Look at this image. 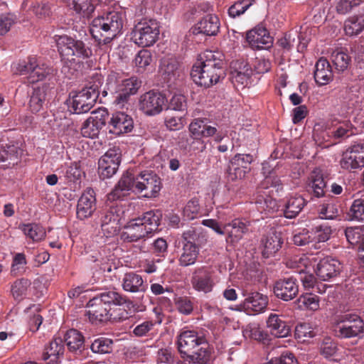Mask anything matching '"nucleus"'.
Wrapping results in <instances>:
<instances>
[{
    "mask_svg": "<svg viewBox=\"0 0 364 364\" xmlns=\"http://www.w3.org/2000/svg\"><path fill=\"white\" fill-rule=\"evenodd\" d=\"M161 189L160 178L152 171H143L134 176L132 172L124 173L114 189L109 194V200L120 199L132 191L144 198H156Z\"/></svg>",
    "mask_w": 364,
    "mask_h": 364,
    "instance_id": "obj_1",
    "label": "nucleus"
},
{
    "mask_svg": "<svg viewBox=\"0 0 364 364\" xmlns=\"http://www.w3.org/2000/svg\"><path fill=\"white\" fill-rule=\"evenodd\" d=\"M178 349L183 360L178 364H206L210 350L205 338L194 330H185L177 337Z\"/></svg>",
    "mask_w": 364,
    "mask_h": 364,
    "instance_id": "obj_2",
    "label": "nucleus"
},
{
    "mask_svg": "<svg viewBox=\"0 0 364 364\" xmlns=\"http://www.w3.org/2000/svg\"><path fill=\"white\" fill-rule=\"evenodd\" d=\"M222 54L218 51L205 50L193 65L191 76L193 82L205 87L218 83L223 77Z\"/></svg>",
    "mask_w": 364,
    "mask_h": 364,
    "instance_id": "obj_3",
    "label": "nucleus"
},
{
    "mask_svg": "<svg viewBox=\"0 0 364 364\" xmlns=\"http://www.w3.org/2000/svg\"><path fill=\"white\" fill-rule=\"evenodd\" d=\"M141 86V81L135 76L127 77L124 73L112 71L107 77L106 95L109 92L114 97V104L123 108L131 96L136 95Z\"/></svg>",
    "mask_w": 364,
    "mask_h": 364,
    "instance_id": "obj_4",
    "label": "nucleus"
},
{
    "mask_svg": "<svg viewBox=\"0 0 364 364\" xmlns=\"http://www.w3.org/2000/svg\"><path fill=\"white\" fill-rule=\"evenodd\" d=\"M162 213L160 210H149L141 217L129 220L124 226L121 239L124 242L138 241L156 231Z\"/></svg>",
    "mask_w": 364,
    "mask_h": 364,
    "instance_id": "obj_5",
    "label": "nucleus"
},
{
    "mask_svg": "<svg viewBox=\"0 0 364 364\" xmlns=\"http://www.w3.org/2000/svg\"><path fill=\"white\" fill-rule=\"evenodd\" d=\"M122 28V14L113 11L95 18L90 23V31L99 44H107L121 34Z\"/></svg>",
    "mask_w": 364,
    "mask_h": 364,
    "instance_id": "obj_6",
    "label": "nucleus"
},
{
    "mask_svg": "<svg viewBox=\"0 0 364 364\" xmlns=\"http://www.w3.org/2000/svg\"><path fill=\"white\" fill-rule=\"evenodd\" d=\"M53 39L58 51L65 63H75L89 58L92 50L82 41L75 39L67 35H55Z\"/></svg>",
    "mask_w": 364,
    "mask_h": 364,
    "instance_id": "obj_7",
    "label": "nucleus"
},
{
    "mask_svg": "<svg viewBox=\"0 0 364 364\" xmlns=\"http://www.w3.org/2000/svg\"><path fill=\"white\" fill-rule=\"evenodd\" d=\"M159 33L158 21L144 18L134 26L132 38L133 42L139 46L149 47L157 41Z\"/></svg>",
    "mask_w": 364,
    "mask_h": 364,
    "instance_id": "obj_8",
    "label": "nucleus"
},
{
    "mask_svg": "<svg viewBox=\"0 0 364 364\" xmlns=\"http://www.w3.org/2000/svg\"><path fill=\"white\" fill-rule=\"evenodd\" d=\"M86 86L78 92L70 93L72 107L75 114L85 113L90 110L99 95V84Z\"/></svg>",
    "mask_w": 364,
    "mask_h": 364,
    "instance_id": "obj_9",
    "label": "nucleus"
},
{
    "mask_svg": "<svg viewBox=\"0 0 364 364\" xmlns=\"http://www.w3.org/2000/svg\"><path fill=\"white\" fill-rule=\"evenodd\" d=\"M188 130L191 136L196 140V142L200 145V151L205 149L203 141L200 140L202 137L215 136V141H221L225 137V134L218 132L217 128L208 124L207 119L197 118L193 119L188 126Z\"/></svg>",
    "mask_w": 364,
    "mask_h": 364,
    "instance_id": "obj_10",
    "label": "nucleus"
},
{
    "mask_svg": "<svg viewBox=\"0 0 364 364\" xmlns=\"http://www.w3.org/2000/svg\"><path fill=\"white\" fill-rule=\"evenodd\" d=\"M364 331V322L357 314L343 315L335 327L337 336L348 338L358 336Z\"/></svg>",
    "mask_w": 364,
    "mask_h": 364,
    "instance_id": "obj_11",
    "label": "nucleus"
},
{
    "mask_svg": "<svg viewBox=\"0 0 364 364\" xmlns=\"http://www.w3.org/2000/svg\"><path fill=\"white\" fill-rule=\"evenodd\" d=\"M191 282L196 291L208 294L213 291L218 280L213 271L206 267H200L193 272Z\"/></svg>",
    "mask_w": 364,
    "mask_h": 364,
    "instance_id": "obj_12",
    "label": "nucleus"
},
{
    "mask_svg": "<svg viewBox=\"0 0 364 364\" xmlns=\"http://www.w3.org/2000/svg\"><path fill=\"white\" fill-rule=\"evenodd\" d=\"M166 102V97L161 93L149 91L141 95L139 100V109L147 116L159 114Z\"/></svg>",
    "mask_w": 364,
    "mask_h": 364,
    "instance_id": "obj_13",
    "label": "nucleus"
},
{
    "mask_svg": "<svg viewBox=\"0 0 364 364\" xmlns=\"http://www.w3.org/2000/svg\"><path fill=\"white\" fill-rule=\"evenodd\" d=\"M120 158L119 149L114 147L108 149L100 159L98 171L102 178H109L116 173L120 164Z\"/></svg>",
    "mask_w": 364,
    "mask_h": 364,
    "instance_id": "obj_14",
    "label": "nucleus"
},
{
    "mask_svg": "<svg viewBox=\"0 0 364 364\" xmlns=\"http://www.w3.org/2000/svg\"><path fill=\"white\" fill-rule=\"evenodd\" d=\"M108 112L105 109H99L92 112L91 116L83 123L81 134L84 137L94 139L98 136L100 130L106 124Z\"/></svg>",
    "mask_w": 364,
    "mask_h": 364,
    "instance_id": "obj_15",
    "label": "nucleus"
},
{
    "mask_svg": "<svg viewBox=\"0 0 364 364\" xmlns=\"http://www.w3.org/2000/svg\"><path fill=\"white\" fill-rule=\"evenodd\" d=\"M317 261L318 258L313 255H303L294 259L300 274V280L305 288L313 287L316 282V278L310 270L314 267Z\"/></svg>",
    "mask_w": 364,
    "mask_h": 364,
    "instance_id": "obj_16",
    "label": "nucleus"
},
{
    "mask_svg": "<svg viewBox=\"0 0 364 364\" xmlns=\"http://www.w3.org/2000/svg\"><path fill=\"white\" fill-rule=\"evenodd\" d=\"M253 157L250 154H236L230 161L228 166V177L235 181L245 178L250 171V164Z\"/></svg>",
    "mask_w": 364,
    "mask_h": 364,
    "instance_id": "obj_17",
    "label": "nucleus"
},
{
    "mask_svg": "<svg viewBox=\"0 0 364 364\" xmlns=\"http://www.w3.org/2000/svg\"><path fill=\"white\" fill-rule=\"evenodd\" d=\"M341 166L346 170L360 168L364 166V143L354 144L342 155Z\"/></svg>",
    "mask_w": 364,
    "mask_h": 364,
    "instance_id": "obj_18",
    "label": "nucleus"
},
{
    "mask_svg": "<svg viewBox=\"0 0 364 364\" xmlns=\"http://www.w3.org/2000/svg\"><path fill=\"white\" fill-rule=\"evenodd\" d=\"M267 296L259 292H252L239 305L238 309L249 315H255L265 311L268 305Z\"/></svg>",
    "mask_w": 364,
    "mask_h": 364,
    "instance_id": "obj_19",
    "label": "nucleus"
},
{
    "mask_svg": "<svg viewBox=\"0 0 364 364\" xmlns=\"http://www.w3.org/2000/svg\"><path fill=\"white\" fill-rule=\"evenodd\" d=\"M250 223L242 219L235 218L223 226V232L226 237V242L231 245L238 243L244 235L248 232Z\"/></svg>",
    "mask_w": 364,
    "mask_h": 364,
    "instance_id": "obj_20",
    "label": "nucleus"
},
{
    "mask_svg": "<svg viewBox=\"0 0 364 364\" xmlns=\"http://www.w3.org/2000/svg\"><path fill=\"white\" fill-rule=\"evenodd\" d=\"M86 315L92 323L106 322L112 318V308L95 298L87 304Z\"/></svg>",
    "mask_w": 364,
    "mask_h": 364,
    "instance_id": "obj_21",
    "label": "nucleus"
},
{
    "mask_svg": "<svg viewBox=\"0 0 364 364\" xmlns=\"http://www.w3.org/2000/svg\"><path fill=\"white\" fill-rule=\"evenodd\" d=\"M109 132L115 135L130 132L134 127V122L129 115L124 112L112 114L108 122Z\"/></svg>",
    "mask_w": 364,
    "mask_h": 364,
    "instance_id": "obj_22",
    "label": "nucleus"
},
{
    "mask_svg": "<svg viewBox=\"0 0 364 364\" xmlns=\"http://www.w3.org/2000/svg\"><path fill=\"white\" fill-rule=\"evenodd\" d=\"M299 292V285L296 279L285 278L277 281L274 286L275 296L285 301L292 300Z\"/></svg>",
    "mask_w": 364,
    "mask_h": 364,
    "instance_id": "obj_23",
    "label": "nucleus"
},
{
    "mask_svg": "<svg viewBox=\"0 0 364 364\" xmlns=\"http://www.w3.org/2000/svg\"><path fill=\"white\" fill-rule=\"evenodd\" d=\"M120 215L116 208L105 211L101 217V228L107 237L116 235L120 230Z\"/></svg>",
    "mask_w": 364,
    "mask_h": 364,
    "instance_id": "obj_24",
    "label": "nucleus"
},
{
    "mask_svg": "<svg viewBox=\"0 0 364 364\" xmlns=\"http://www.w3.org/2000/svg\"><path fill=\"white\" fill-rule=\"evenodd\" d=\"M247 41L254 49H264L270 48L273 43V38L267 30L262 26H257L247 33Z\"/></svg>",
    "mask_w": 364,
    "mask_h": 364,
    "instance_id": "obj_25",
    "label": "nucleus"
},
{
    "mask_svg": "<svg viewBox=\"0 0 364 364\" xmlns=\"http://www.w3.org/2000/svg\"><path fill=\"white\" fill-rule=\"evenodd\" d=\"M96 210L95 191L92 188L87 189L78 200L77 216L80 220L90 217Z\"/></svg>",
    "mask_w": 364,
    "mask_h": 364,
    "instance_id": "obj_26",
    "label": "nucleus"
},
{
    "mask_svg": "<svg viewBox=\"0 0 364 364\" xmlns=\"http://www.w3.org/2000/svg\"><path fill=\"white\" fill-rule=\"evenodd\" d=\"M341 270L340 262L331 257L321 259L317 263L316 273L322 280H328L336 276Z\"/></svg>",
    "mask_w": 364,
    "mask_h": 364,
    "instance_id": "obj_27",
    "label": "nucleus"
},
{
    "mask_svg": "<svg viewBox=\"0 0 364 364\" xmlns=\"http://www.w3.org/2000/svg\"><path fill=\"white\" fill-rule=\"evenodd\" d=\"M159 73L167 82L173 83L181 76L179 63L175 58H165L161 61Z\"/></svg>",
    "mask_w": 364,
    "mask_h": 364,
    "instance_id": "obj_28",
    "label": "nucleus"
},
{
    "mask_svg": "<svg viewBox=\"0 0 364 364\" xmlns=\"http://www.w3.org/2000/svg\"><path fill=\"white\" fill-rule=\"evenodd\" d=\"M122 287L125 291L130 293H144L147 289V284L142 277L134 272L124 274Z\"/></svg>",
    "mask_w": 364,
    "mask_h": 364,
    "instance_id": "obj_29",
    "label": "nucleus"
},
{
    "mask_svg": "<svg viewBox=\"0 0 364 364\" xmlns=\"http://www.w3.org/2000/svg\"><path fill=\"white\" fill-rule=\"evenodd\" d=\"M30 65L32 70L27 77L29 83H35L45 80L53 71L51 67L40 61L35 56H30Z\"/></svg>",
    "mask_w": 364,
    "mask_h": 364,
    "instance_id": "obj_30",
    "label": "nucleus"
},
{
    "mask_svg": "<svg viewBox=\"0 0 364 364\" xmlns=\"http://www.w3.org/2000/svg\"><path fill=\"white\" fill-rule=\"evenodd\" d=\"M284 240L282 232H269L262 240V255L267 258L274 256L282 248Z\"/></svg>",
    "mask_w": 364,
    "mask_h": 364,
    "instance_id": "obj_31",
    "label": "nucleus"
},
{
    "mask_svg": "<svg viewBox=\"0 0 364 364\" xmlns=\"http://www.w3.org/2000/svg\"><path fill=\"white\" fill-rule=\"evenodd\" d=\"M314 78L319 85L328 84L333 79V73L329 62L325 58H320L316 63Z\"/></svg>",
    "mask_w": 364,
    "mask_h": 364,
    "instance_id": "obj_32",
    "label": "nucleus"
},
{
    "mask_svg": "<svg viewBox=\"0 0 364 364\" xmlns=\"http://www.w3.org/2000/svg\"><path fill=\"white\" fill-rule=\"evenodd\" d=\"M267 325L271 333L276 337H287L289 334V327L279 315L271 314L267 318Z\"/></svg>",
    "mask_w": 364,
    "mask_h": 364,
    "instance_id": "obj_33",
    "label": "nucleus"
},
{
    "mask_svg": "<svg viewBox=\"0 0 364 364\" xmlns=\"http://www.w3.org/2000/svg\"><path fill=\"white\" fill-rule=\"evenodd\" d=\"M220 28V21L217 16L209 14L204 16L196 26L198 33L206 36H215Z\"/></svg>",
    "mask_w": 364,
    "mask_h": 364,
    "instance_id": "obj_34",
    "label": "nucleus"
},
{
    "mask_svg": "<svg viewBox=\"0 0 364 364\" xmlns=\"http://www.w3.org/2000/svg\"><path fill=\"white\" fill-rule=\"evenodd\" d=\"M64 346L61 338H58L52 341L49 346L45 348L43 359L48 364L56 363L60 357L63 355Z\"/></svg>",
    "mask_w": 364,
    "mask_h": 364,
    "instance_id": "obj_35",
    "label": "nucleus"
},
{
    "mask_svg": "<svg viewBox=\"0 0 364 364\" xmlns=\"http://www.w3.org/2000/svg\"><path fill=\"white\" fill-rule=\"evenodd\" d=\"M200 249L195 243H183L178 262L182 267L194 264L198 257Z\"/></svg>",
    "mask_w": 364,
    "mask_h": 364,
    "instance_id": "obj_36",
    "label": "nucleus"
},
{
    "mask_svg": "<svg viewBox=\"0 0 364 364\" xmlns=\"http://www.w3.org/2000/svg\"><path fill=\"white\" fill-rule=\"evenodd\" d=\"M306 205L305 199L300 195L289 196L285 203L284 216L287 218H294L302 210Z\"/></svg>",
    "mask_w": 364,
    "mask_h": 364,
    "instance_id": "obj_37",
    "label": "nucleus"
},
{
    "mask_svg": "<svg viewBox=\"0 0 364 364\" xmlns=\"http://www.w3.org/2000/svg\"><path fill=\"white\" fill-rule=\"evenodd\" d=\"M254 197L257 209L260 213L268 215L278 210L279 205L277 200L272 197L266 194L262 195L259 192Z\"/></svg>",
    "mask_w": 364,
    "mask_h": 364,
    "instance_id": "obj_38",
    "label": "nucleus"
},
{
    "mask_svg": "<svg viewBox=\"0 0 364 364\" xmlns=\"http://www.w3.org/2000/svg\"><path fill=\"white\" fill-rule=\"evenodd\" d=\"M20 150L14 145H9L0 150V163L4 168H11L17 164L19 160Z\"/></svg>",
    "mask_w": 364,
    "mask_h": 364,
    "instance_id": "obj_39",
    "label": "nucleus"
},
{
    "mask_svg": "<svg viewBox=\"0 0 364 364\" xmlns=\"http://www.w3.org/2000/svg\"><path fill=\"white\" fill-rule=\"evenodd\" d=\"M346 34L349 36H357L364 30V10L349 17L344 23Z\"/></svg>",
    "mask_w": 364,
    "mask_h": 364,
    "instance_id": "obj_40",
    "label": "nucleus"
},
{
    "mask_svg": "<svg viewBox=\"0 0 364 364\" xmlns=\"http://www.w3.org/2000/svg\"><path fill=\"white\" fill-rule=\"evenodd\" d=\"M46 97V87L42 86L33 89L29 101V108L33 113H38L43 109Z\"/></svg>",
    "mask_w": 364,
    "mask_h": 364,
    "instance_id": "obj_41",
    "label": "nucleus"
},
{
    "mask_svg": "<svg viewBox=\"0 0 364 364\" xmlns=\"http://www.w3.org/2000/svg\"><path fill=\"white\" fill-rule=\"evenodd\" d=\"M252 70L248 65H245L240 70H235L231 72V79L234 85L237 88H243L250 83V77Z\"/></svg>",
    "mask_w": 364,
    "mask_h": 364,
    "instance_id": "obj_42",
    "label": "nucleus"
},
{
    "mask_svg": "<svg viewBox=\"0 0 364 364\" xmlns=\"http://www.w3.org/2000/svg\"><path fill=\"white\" fill-rule=\"evenodd\" d=\"M65 341L70 351L81 352L84 345V337L75 329L69 330L65 336Z\"/></svg>",
    "mask_w": 364,
    "mask_h": 364,
    "instance_id": "obj_43",
    "label": "nucleus"
},
{
    "mask_svg": "<svg viewBox=\"0 0 364 364\" xmlns=\"http://www.w3.org/2000/svg\"><path fill=\"white\" fill-rule=\"evenodd\" d=\"M319 297L313 294L301 295L294 302L296 308L300 310L316 311L319 309Z\"/></svg>",
    "mask_w": 364,
    "mask_h": 364,
    "instance_id": "obj_44",
    "label": "nucleus"
},
{
    "mask_svg": "<svg viewBox=\"0 0 364 364\" xmlns=\"http://www.w3.org/2000/svg\"><path fill=\"white\" fill-rule=\"evenodd\" d=\"M68 6L83 17L89 18L95 10L92 0H65Z\"/></svg>",
    "mask_w": 364,
    "mask_h": 364,
    "instance_id": "obj_45",
    "label": "nucleus"
},
{
    "mask_svg": "<svg viewBox=\"0 0 364 364\" xmlns=\"http://www.w3.org/2000/svg\"><path fill=\"white\" fill-rule=\"evenodd\" d=\"M309 180V186L314 196L318 198L323 196L326 184L321 171L319 169L314 170L310 175Z\"/></svg>",
    "mask_w": 364,
    "mask_h": 364,
    "instance_id": "obj_46",
    "label": "nucleus"
},
{
    "mask_svg": "<svg viewBox=\"0 0 364 364\" xmlns=\"http://www.w3.org/2000/svg\"><path fill=\"white\" fill-rule=\"evenodd\" d=\"M153 56L149 50L142 49L135 55L133 60L134 67L138 73H143L151 67Z\"/></svg>",
    "mask_w": 364,
    "mask_h": 364,
    "instance_id": "obj_47",
    "label": "nucleus"
},
{
    "mask_svg": "<svg viewBox=\"0 0 364 364\" xmlns=\"http://www.w3.org/2000/svg\"><path fill=\"white\" fill-rule=\"evenodd\" d=\"M21 229L24 235L33 242H39L46 237L45 229L38 224H23L21 226Z\"/></svg>",
    "mask_w": 364,
    "mask_h": 364,
    "instance_id": "obj_48",
    "label": "nucleus"
},
{
    "mask_svg": "<svg viewBox=\"0 0 364 364\" xmlns=\"http://www.w3.org/2000/svg\"><path fill=\"white\" fill-rule=\"evenodd\" d=\"M31 284L30 280L23 278L14 282L11 287L14 298L19 301L25 299L28 294Z\"/></svg>",
    "mask_w": 364,
    "mask_h": 364,
    "instance_id": "obj_49",
    "label": "nucleus"
},
{
    "mask_svg": "<svg viewBox=\"0 0 364 364\" xmlns=\"http://www.w3.org/2000/svg\"><path fill=\"white\" fill-rule=\"evenodd\" d=\"M331 60L335 68L342 72L346 70L350 62V57L343 50H335L331 54Z\"/></svg>",
    "mask_w": 364,
    "mask_h": 364,
    "instance_id": "obj_50",
    "label": "nucleus"
},
{
    "mask_svg": "<svg viewBox=\"0 0 364 364\" xmlns=\"http://www.w3.org/2000/svg\"><path fill=\"white\" fill-rule=\"evenodd\" d=\"M269 168L268 163L262 164V171L265 176L261 183V188L264 189L269 187H279L281 185L280 179L274 171H269Z\"/></svg>",
    "mask_w": 364,
    "mask_h": 364,
    "instance_id": "obj_51",
    "label": "nucleus"
},
{
    "mask_svg": "<svg viewBox=\"0 0 364 364\" xmlns=\"http://www.w3.org/2000/svg\"><path fill=\"white\" fill-rule=\"evenodd\" d=\"M242 334L245 338L254 339L258 341H264L267 336V333L255 323L247 325L242 331Z\"/></svg>",
    "mask_w": 364,
    "mask_h": 364,
    "instance_id": "obj_52",
    "label": "nucleus"
},
{
    "mask_svg": "<svg viewBox=\"0 0 364 364\" xmlns=\"http://www.w3.org/2000/svg\"><path fill=\"white\" fill-rule=\"evenodd\" d=\"M348 216L350 220L364 222V198H358L352 203Z\"/></svg>",
    "mask_w": 364,
    "mask_h": 364,
    "instance_id": "obj_53",
    "label": "nucleus"
},
{
    "mask_svg": "<svg viewBox=\"0 0 364 364\" xmlns=\"http://www.w3.org/2000/svg\"><path fill=\"white\" fill-rule=\"evenodd\" d=\"M95 299L100 300L101 303L105 304L108 307L112 304L121 305L124 302V299L117 291H107L100 294V297H95Z\"/></svg>",
    "mask_w": 364,
    "mask_h": 364,
    "instance_id": "obj_54",
    "label": "nucleus"
},
{
    "mask_svg": "<svg viewBox=\"0 0 364 364\" xmlns=\"http://www.w3.org/2000/svg\"><path fill=\"white\" fill-rule=\"evenodd\" d=\"M90 348L95 353H109L112 349V341L107 338H98L92 342Z\"/></svg>",
    "mask_w": 364,
    "mask_h": 364,
    "instance_id": "obj_55",
    "label": "nucleus"
},
{
    "mask_svg": "<svg viewBox=\"0 0 364 364\" xmlns=\"http://www.w3.org/2000/svg\"><path fill=\"white\" fill-rule=\"evenodd\" d=\"M319 216L322 219L333 220L339 215L338 205L333 203H323L318 209Z\"/></svg>",
    "mask_w": 364,
    "mask_h": 364,
    "instance_id": "obj_56",
    "label": "nucleus"
},
{
    "mask_svg": "<svg viewBox=\"0 0 364 364\" xmlns=\"http://www.w3.org/2000/svg\"><path fill=\"white\" fill-rule=\"evenodd\" d=\"M60 173L68 181H75L81 175V171L77 164H65L60 168Z\"/></svg>",
    "mask_w": 364,
    "mask_h": 364,
    "instance_id": "obj_57",
    "label": "nucleus"
},
{
    "mask_svg": "<svg viewBox=\"0 0 364 364\" xmlns=\"http://www.w3.org/2000/svg\"><path fill=\"white\" fill-rule=\"evenodd\" d=\"M252 0H240L232 4L228 9L229 16L236 18L243 14L252 5Z\"/></svg>",
    "mask_w": 364,
    "mask_h": 364,
    "instance_id": "obj_58",
    "label": "nucleus"
},
{
    "mask_svg": "<svg viewBox=\"0 0 364 364\" xmlns=\"http://www.w3.org/2000/svg\"><path fill=\"white\" fill-rule=\"evenodd\" d=\"M347 240L353 245H359L364 235V231L360 227H350L345 230Z\"/></svg>",
    "mask_w": 364,
    "mask_h": 364,
    "instance_id": "obj_59",
    "label": "nucleus"
},
{
    "mask_svg": "<svg viewBox=\"0 0 364 364\" xmlns=\"http://www.w3.org/2000/svg\"><path fill=\"white\" fill-rule=\"evenodd\" d=\"M312 242H323L329 239L331 233L330 227L321 225L310 232Z\"/></svg>",
    "mask_w": 364,
    "mask_h": 364,
    "instance_id": "obj_60",
    "label": "nucleus"
},
{
    "mask_svg": "<svg viewBox=\"0 0 364 364\" xmlns=\"http://www.w3.org/2000/svg\"><path fill=\"white\" fill-rule=\"evenodd\" d=\"M176 309L182 314L189 315L193 310V304L190 299L186 296H179L175 299Z\"/></svg>",
    "mask_w": 364,
    "mask_h": 364,
    "instance_id": "obj_61",
    "label": "nucleus"
},
{
    "mask_svg": "<svg viewBox=\"0 0 364 364\" xmlns=\"http://www.w3.org/2000/svg\"><path fill=\"white\" fill-rule=\"evenodd\" d=\"M200 211V205L197 199L189 200L183 209V215L188 220H193L197 217Z\"/></svg>",
    "mask_w": 364,
    "mask_h": 364,
    "instance_id": "obj_62",
    "label": "nucleus"
},
{
    "mask_svg": "<svg viewBox=\"0 0 364 364\" xmlns=\"http://www.w3.org/2000/svg\"><path fill=\"white\" fill-rule=\"evenodd\" d=\"M295 335L298 338L304 341L306 338L314 337L315 333L309 323H303L296 326Z\"/></svg>",
    "mask_w": 364,
    "mask_h": 364,
    "instance_id": "obj_63",
    "label": "nucleus"
},
{
    "mask_svg": "<svg viewBox=\"0 0 364 364\" xmlns=\"http://www.w3.org/2000/svg\"><path fill=\"white\" fill-rule=\"evenodd\" d=\"M267 364H298V362L293 353L286 351L279 357L271 359Z\"/></svg>",
    "mask_w": 364,
    "mask_h": 364,
    "instance_id": "obj_64",
    "label": "nucleus"
}]
</instances>
